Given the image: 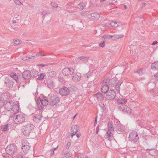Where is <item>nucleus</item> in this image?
I'll use <instances>...</instances> for the list:
<instances>
[{"label": "nucleus", "mask_w": 158, "mask_h": 158, "mask_svg": "<svg viewBox=\"0 0 158 158\" xmlns=\"http://www.w3.org/2000/svg\"><path fill=\"white\" fill-rule=\"evenodd\" d=\"M38 99L36 101L37 106L38 109L42 110H43L44 107L48 104V101L46 99L43 98L42 99Z\"/></svg>", "instance_id": "obj_1"}, {"label": "nucleus", "mask_w": 158, "mask_h": 158, "mask_svg": "<svg viewBox=\"0 0 158 158\" xmlns=\"http://www.w3.org/2000/svg\"><path fill=\"white\" fill-rule=\"evenodd\" d=\"M34 127V125L31 124H28L24 126L22 130L23 134L26 136L28 135L31 132Z\"/></svg>", "instance_id": "obj_2"}, {"label": "nucleus", "mask_w": 158, "mask_h": 158, "mask_svg": "<svg viewBox=\"0 0 158 158\" xmlns=\"http://www.w3.org/2000/svg\"><path fill=\"white\" fill-rule=\"evenodd\" d=\"M25 119V116L24 114H20L16 115L13 118L14 122L17 124H19L24 122Z\"/></svg>", "instance_id": "obj_3"}, {"label": "nucleus", "mask_w": 158, "mask_h": 158, "mask_svg": "<svg viewBox=\"0 0 158 158\" xmlns=\"http://www.w3.org/2000/svg\"><path fill=\"white\" fill-rule=\"evenodd\" d=\"M5 149L6 153L10 155H14L17 151L16 146L13 144L8 145Z\"/></svg>", "instance_id": "obj_4"}, {"label": "nucleus", "mask_w": 158, "mask_h": 158, "mask_svg": "<svg viewBox=\"0 0 158 158\" xmlns=\"http://www.w3.org/2000/svg\"><path fill=\"white\" fill-rule=\"evenodd\" d=\"M60 99L56 95H50L48 103H49L51 106H54L57 104L59 101Z\"/></svg>", "instance_id": "obj_5"}, {"label": "nucleus", "mask_w": 158, "mask_h": 158, "mask_svg": "<svg viewBox=\"0 0 158 158\" xmlns=\"http://www.w3.org/2000/svg\"><path fill=\"white\" fill-rule=\"evenodd\" d=\"M22 149L23 152L26 153L30 150L31 145L27 140H23L22 141Z\"/></svg>", "instance_id": "obj_6"}, {"label": "nucleus", "mask_w": 158, "mask_h": 158, "mask_svg": "<svg viewBox=\"0 0 158 158\" xmlns=\"http://www.w3.org/2000/svg\"><path fill=\"white\" fill-rule=\"evenodd\" d=\"M89 60V59L88 57L84 56H81L78 57L77 59V62L80 64L88 63L90 64L88 62Z\"/></svg>", "instance_id": "obj_7"}, {"label": "nucleus", "mask_w": 158, "mask_h": 158, "mask_svg": "<svg viewBox=\"0 0 158 158\" xmlns=\"http://www.w3.org/2000/svg\"><path fill=\"white\" fill-rule=\"evenodd\" d=\"M139 139V137L136 132H133L129 135V140L133 142H137Z\"/></svg>", "instance_id": "obj_8"}, {"label": "nucleus", "mask_w": 158, "mask_h": 158, "mask_svg": "<svg viewBox=\"0 0 158 158\" xmlns=\"http://www.w3.org/2000/svg\"><path fill=\"white\" fill-rule=\"evenodd\" d=\"M59 93L62 96H66L69 94L70 90L67 87L62 86L60 89Z\"/></svg>", "instance_id": "obj_9"}, {"label": "nucleus", "mask_w": 158, "mask_h": 158, "mask_svg": "<svg viewBox=\"0 0 158 158\" xmlns=\"http://www.w3.org/2000/svg\"><path fill=\"white\" fill-rule=\"evenodd\" d=\"M106 94V98L108 100L113 99L115 98L116 96L115 92L113 89H111L110 91H108Z\"/></svg>", "instance_id": "obj_10"}, {"label": "nucleus", "mask_w": 158, "mask_h": 158, "mask_svg": "<svg viewBox=\"0 0 158 158\" xmlns=\"http://www.w3.org/2000/svg\"><path fill=\"white\" fill-rule=\"evenodd\" d=\"M74 72V70L72 68H65L62 71L64 75L69 76L73 74Z\"/></svg>", "instance_id": "obj_11"}, {"label": "nucleus", "mask_w": 158, "mask_h": 158, "mask_svg": "<svg viewBox=\"0 0 158 158\" xmlns=\"http://www.w3.org/2000/svg\"><path fill=\"white\" fill-rule=\"evenodd\" d=\"M6 86L9 88H11L13 87L14 82L11 79V77H7L5 80Z\"/></svg>", "instance_id": "obj_12"}, {"label": "nucleus", "mask_w": 158, "mask_h": 158, "mask_svg": "<svg viewBox=\"0 0 158 158\" xmlns=\"http://www.w3.org/2000/svg\"><path fill=\"white\" fill-rule=\"evenodd\" d=\"M14 103L11 101L6 103L4 105L5 109L8 111H10L12 109Z\"/></svg>", "instance_id": "obj_13"}, {"label": "nucleus", "mask_w": 158, "mask_h": 158, "mask_svg": "<svg viewBox=\"0 0 158 158\" xmlns=\"http://www.w3.org/2000/svg\"><path fill=\"white\" fill-rule=\"evenodd\" d=\"M100 17L99 15L96 12H94L90 14V17L89 19L93 21L97 20Z\"/></svg>", "instance_id": "obj_14"}, {"label": "nucleus", "mask_w": 158, "mask_h": 158, "mask_svg": "<svg viewBox=\"0 0 158 158\" xmlns=\"http://www.w3.org/2000/svg\"><path fill=\"white\" fill-rule=\"evenodd\" d=\"M72 78L73 81L77 82L80 81L81 80V77L80 73H75L73 74Z\"/></svg>", "instance_id": "obj_15"}, {"label": "nucleus", "mask_w": 158, "mask_h": 158, "mask_svg": "<svg viewBox=\"0 0 158 158\" xmlns=\"http://www.w3.org/2000/svg\"><path fill=\"white\" fill-rule=\"evenodd\" d=\"M119 109L120 111L124 112L130 114L131 112V109L127 106H124L123 105L119 106Z\"/></svg>", "instance_id": "obj_16"}, {"label": "nucleus", "mask_w": 158, "mask_h": 158, "mask_svg": "<svg viewBox=\"0 0 158 158\" xmlns=\"http://www.w3.org/2000/svg\"><path fill=\"white\" fill-rule=\"evenodd\" d=\"M42 118V116L40 114H36L33 117V120L35 122L39 123L41 121Z\"/></svg>", "instance_id": "obj_17"}, {"label": "nucleus", "mask_w": 158, "mask_h": 158, "mask_svg": "<svg viewBox=\"0 0 158 158\" xmlns=\"http://www.w3.org/2000/svg\"><path fill=\"white\" fill-rule=\"evenodd\" d=\"M31 76V73L29 70L25 71L23 73V77L25 79H30Z\"/></svg>", "instance_id": "obj_18"}, {"label": "nucleus", "mask_w": 158, "mask_h": 158, "mask_svg": "<svg viewBox=\"0 0 158 158\" xmlns=\"http://www.w3.org/2000/svg\"><path fill=\"white\" fill-rule=\"evenodd\" d=\"M114 131H113V130H108L106 132L107 137L110 140H111L114 138Z\"/></svg>", "instance_id": "obj_19"}, {"label": "nucleus", "mask_w": 158, "mask_h": 158, "mask_svg": "<svg viewBox=\"0 0 158 158\" xmlns=\"http://www.w3.org/2000/svg\"><path fill=\"white\" fill-rule=\"evenodd\" d=\"M71 130L73 132L71 136L72 137H73V136L75 135L78 131L77 126L76 125H73L72 127Z\"/></svg>", "instance_id": "obj_20"}, {"label": "nucleus", "mask_w": 158, "mask_h": 158, "mask_svg": "<svg viewBox=\"0 0 158 158\" xmlns=\"http://www.w3.org/2000/svg\"><path fill=\"white\" fill-rule=\"evenodd\" d=\"M123 81L122 80H120L118 81L116 84L115 85V89L117 91L118 93H119L120 90V86L121 84L122 83Z\"/></svg>", "instance_id": "obj_21"}, {"label": "nucleus", "mask_w": 158, "mask_h": 158, "mask_svg": "<svg viewBox=\"0 0 158 158\" xmlns=\"http://www.w3.org/2000/svg\"><path fill=\"white\" fill-rule=\"evenodd\" d=\"M116 78H114L110 79L109 81V84L111 87H114L116 84Z\"/></svg>", "instance_id": "obj_22"}, {"label": "nucleus", "mask_w": 158, "mask_h": 158, "mask_svg": "<svg viewBox=\"0 0 158 158\" xmlns=\"http://www.w3.org/2000/svg\"><path fill=\"white\" fill-rule=\"evenodd\" d=\"M109 87L107 84L103 85L101 88L102 92L105 94L107 93L109 91Z\"/></svg>", "instance_id": "obj_23"}, {"label": "nucleus", "mask_w": 158, "mask_h": 158, "mask_svg": "<svg viewBox=\"0 0 158 158\" xmlns=\"http://www.w3.org/2000/svg\"><path fill=\"white\" fill-rule=\"evenodd\" d=\"M12 110L13 113L14 114H16L19 111V107L17 104H14Z\"/></svg>", "instance_id": "obj_24"}, {"label": "nucleus", "mask_w": 158, "mask_h": 158, "mask_svg": "<svg viewBox=\"0 0 158 158\" xmlns=\"http://www.w3.org/2000/svg\"><path fill=\"white\" fill-rule=\"evenodd\" d=\"M111 38H113L114 39H120L124 36V35L121 34L120 35H110Z\"/></svg>", "instance_id": "obj_25"}, {"label": "nucleus", "mask_w": 158, "mask_h": 158, "mask_svg": "<svg viewBox=\"0 0 158 158\" xmlns=\"http://www.w3.org/2000/svg\"><path fill=\"white\" fill-rule=\"evenodd\" d=\"M8 77H11L12 79H14L16 82L17 81L18 79V76L17 75L16 73H11L10 76Z\"/></svg>", "instance_id": "obj_26"}, {"label": "nucleus", "mask_w": 158, "mask_h": 158, "mask_svg": "<svg viewBox=\"0 0 158 158\" xmlns=\"http://www.w3.org/2000/svg\"><path fill=\"white\" fill-rule=\"evenodd\" d=\"M95 97L98 100H101L103 98V96L102 94L100 93H97L95 95Z\"/></svg>", "instance_id": "obj_27"}, {"label": "nucleus", "mask_w": 158, "mask_h": 158, "mask_svg": "<svg viewBox=\"0 0 158 158\" xmlns=\"http://www.w3.org/2000/svg\"><path fill=\"white\" fill-rule=\"evenodd\" d=\"M47 85L48 88L52 89L54 87V84L52 81L50 80L48 81Z\"/></svg>", "instance_id": "obj_28"}, {"label": "nucleus", "mask_w": 158, "mask_h": 158, "mask_svg": "<svg viewBox=\"0 0 158 158\" xmlns=\"http://www.w3.org/2000/svg\"><path fill=\"white\" fill-rule=\"evenodd\" d=\"M109 24L112 26L114 27H120L122 26L121 24H118L117 22L113 21H111V22L109 23Z\"/></svg>", "instance_id": "obj_29"}, {"label": "nucleus", "mask_w": 158, "mask_h": 158, "mask_svg": "<svg viewBox=\"0 0 158 158\" xmlns=\"http://www.w3.org/2000/svg\"><path fill=\"white\" fill-rule=\"evenodd\" d=\"M152 69L153 70H158V61L154 62L151 65Z\"/></svg>", "instance_id": "obj_30"}, {"label": "nucleus", "mask_w": 158, "mask_h": 158, "mask_svg": "<svg viewBox=\"0 0 158 158\" xmlns=\"http://www.w3.org/2000/svg\"><path fill=\"white\" fill-rule=\"evenodd\" d=\"M127 100L125 99L120 98L118 100V103L119 104H124L126 103Z\"/></svg>", "instance_id": "obj_31"}, {"label": "nucleus", "mask_w": 158, "mask_h": 158, "mask_svg": "<svg viewBox=\"0 0 158 158\" xmlns=\"http://www.w3.org/2000/svg\"><path fill=\"white\" fill-rule=\"evenodd\" d=\"M89 12L88 11H82L81 14V15L82 16H87L89 18L90 17Z\"/></svg>", "instance_id": "obj_32"}, {"label": "nucleus", "mask_w": 158, "mask_h": 158, "mask_svg": "<svg viewBox=\"0 0 158 158\" xmlns=\"http://www.w3.org/2000/svg\"><path fill=\"white\" fill-rule=\"evenodd\" d=\"M108 130H113L114 131V128L112 123L111 122L109 123L108 124Z\"/></svg>", "instance_id": "obj_33"}, {"label": "nucleus", "mask_w": 158, "mask_h": 158, "mask_svg": "<svg viewBox=\"0 0 158 158\" xmlns=\"http://www.w3.org/2000/svg\"><path fill=\"white\" fill-rule=\"evenodd\" d=\"M2 130L3 131H6L8 129V125L7 124L3 125L1 127Z\"/></svg>", "instance_id": "obj_34"}, {"label": "nucleus", "mask_w": 158, "mask_h": 158, "mask_svg": "<svg viewBox=\"0 0 158 158\" xmlns=\"http://www.w3.org/2000/svg\"><path fill=\"white\" fill-rule=\"evenodd\" d=\"M77 7L81 10H83L84 8L83 6V3L82 2H80L77 5Z\"/></svg>", "instance_id": "obj_35"}, {"label": "nucleus", "mask_w": 158, "mask_h": 158, "mask_svg": "<svg viewBox=\"0 0 158 158\" xmlns=\"http://www.w3.org/2000/svg\"><path fill=\"white\" fill-rule=\"evenodd\" d=\"M37 79L38 80H41L43 79L44 77V73H40V75H38Z\"/></svg>", "instance_id": "obj_36"}, {"label": "nucleus", "mask_w": 158, "mask_h": 158, "mask_svg": "<svg viewBox=\"0 0 158 158\" xmlns=\"http://www.w3.org/2000/svg\"><path fill=\"white\" fill-rule=\"evenodd\" d=\"M37 71L35 70H33L32 71L31 74V77H35L37 76Z\"/></svg>", "instance_id": "obj_37"}, {"label": "nucleus", "mask_w": 158, "mask_h": 158, "mask_svg": "<svg viewBox=\"0 0 158 158\" xmlns=\"http://www.w3.org/2000/svg\"><path fill=\"white\" fill-rule=\"evenodd\" d=\"M92 74V73L91 72L89 71L87 73L84 74V76L85 78L87 77V78H89V77Z\"/></svg>", "instance_id": "obj_38"}, {"label": "nucleus", "mask_w": 158, "mask_h": 158, "mask_svg": "<svg viewBox=\"0 0 158 158\" xmlns=\"http://www.w3.org/2000/svg\"><path fill=\"white\" fill-rule=\"evenodd\" d=\"M35 56H32L30 57H26L23 58L22 59V60H27L30 59H35Z\"/></svg>", "instance_id": "obj_39"}, {"label": "nucleus", "mask_w": 158, "mask_h": 158, "mask_svg": "<svg viewBox=\"0 0 158 158\" xmlns=\"http://www.w3.org/2000/svg\"><path fill=\"white\" fill-rule=\"evenodd\" d=\"M156 150L155 149H151L149 151V153L150 155L154 156L155 155Z\"/></svg>", "instance_id": "obj_40"}, {"label": "nucleus", "mask_w": 158, "mask_h": 158, "mask_svg": "<svg viewBox=\"0 0 158 158\" xmlns=\"http://www.w3.org/2000/svg\"><path fill=\"white\" fill-rule=\"evenodd\" d=\"M21 41L19 40H16L14 41V44L15 45H18L21 44Z\"/></svg>", "instance_id": "obj_41"}, {"label": "nucleus", "mask_w": 158, "mask_h": 158, "mask_svg": "<svg viewBox=\"0 0 158 158\" xmlns=\"http://www.w3.org/2000/svg\"><path fill=\"white\" fill-rule=\"evenodd\" d=\"M109 38L108 35H104L102 37V40L103 41L105 42L106 40Z\"/></svg>", "instance_id": "obj_42"}, {"label": "nucleus", "mask_w": 158, "mask_h": 158, "mask_svg": "<svg viewBox=\"0 0 158 158\" xmlns=\"http://www.w3.org/2000/svg\"><path fill=\"white\" fill-rule=\"evenodd\" d=\"M17 156L18 158H23V154L21 152L19 153Z\"/></svg>", "instance_id": "obj_43"}, {"label": "nucleus", "mask_w": 158, "mask_h": 158, "mask_svg": "<svg viewBox=\"0 0 158 158\" xmlns=\"http://www.w3.org/2000/svg\"><path fill=\"white\" fill-rule=\"evenodd\" d=\"M15 3L18 5H20L22 4V3H21L19 0H15Z\"/></svg>", "instance_id": "obj_44"}, {"label": "nucleus", "mask_w": 158, "mask_h": 158, "mask_svg": "<svg viewBox=\"0 0 158 158\" xmlns=\"http://www.w3.org/2000/svg\"><path fill=\"white\" fill-rule=\"evenodd\" d=\"M71 143L70 142H69L67 143L66 145L65 146V148L67 149H68L71 146Z\"/></svg>", "instance_id": "obj_45"}, {"label": "nucleus", "mask_w": 158, "mask_h": 158, "mask_svg": "<svg viewBox=\"0 0 158 158\" xmlns=\"http://www.w3.org/2000/svg\"><path fill=\"white\" fill-rule=\"evenodd\" d=\"M51 5L52 7H58V4L55 2H52Z\"/></svg>", "instance_id": "obj_46"}, {"label": "nucleus", "mask_w": 158, "mask_h": 158, "mask_svg": "<svg viewBox=\"0 0 158 158\" xmlns=\"http://www.w3.org/2000/svg\"><path fill=\"white\" fill-rule=\"evenodd\" d=\"M142 71L143 70L140 69L135 72L137 73L139 75H141L142 74Z\"/></svg>", "instance_id": "obj_47"}, {"label": "nucleus", "mask_w": 158, "mask_h": 158, "mask_svg": "<svg viewBox=\"0 0 158 158\" xmlns=\"http://www.w3.org/2000/svg\"><path fill=\"white\" fill-rule=\"evenodd\" d=\"M99 46L103 48L105 46V42L103 41L102 42L100 43L99 44Z\"/></svg>", "instance_id": "obj_48"}, {"label": "nucleus", "mask_w": 158, "mask_h": 158, "mask_svg": "<svg viewBox=\"0 0 158 158\" xmlns=\"http://www.w3.org/2000/svg\"><path fill=\"white\" fill-rule=\"evenodd\" d=\"M72 154L71 153H67L65 154V157H68L71 156Z\"/></svg>", "instance_id": "obj_49"}, {"label": "nucleus", "mask_w": 158, "mask_h": 158, "mask_svg": "<svg viewBox=\"0 0 158 158\" xmlns=\"http://www.w3.org/2000/svg\"><path fill=\"white\" fill-rule=\"evenodd\" d=\"M47 14V11H43L41 12V14L43 16H45Z\"/></svg>", "instance_id": "obj_50"}, {"label": "nucleus", "mask_w": 158, "mask_h": 158, "mask_svg": "<svg viewBox=\"0 0 158 158\" xmlns=\"http://www.w3.org/2000/svg\"><path fill=\"white\" fill-rule=\"evenodd\" d=\"M33 94L35 97H37V96L38 95V93L37 92V90H36V92L35 94L33 93Z\"/></svg>", "instance_id": "obj_51"}, {"label": "nucleus", "mask_w": 158, "mask_h": 158, "mask_svg": "<svg viewBox=\"0 0 158 158\" xmlns=\"http://www.w3.org/2000/svg\"><path fill=\"white\" fill-rule=\"evenodd\" d=\"M96 134H98V132L99 130V125H98L96 128Z\"/></svg>", "instance_id": "obj_52"}, {"label": "nucleus", "mask_w": 158, "mask_h": 158, "mask_svg": "<svg viewBox=\"0 0 158 158\" xmlns=\"http://www.w3.org/2000/svg\"><path fill=\"white\" fill-rule=\"evenodd\" d=\"M154 77L156 79L158 80V73L154 75Z\"/></svg>", "instance_id": "obj_53"}, {"label": "nucleus", "mask_w": 158, "mask_h": 158, "mask_svg": "<svg viewBox=\"0 0 158 158\" xmlns=\"http://www.w3.org/2000/svg\"><path fill=\"white\" fill-rule=\"evenodd\" d=\"M50 151L51 152V155L52 156L54 154V151L53 150H52V149H51L50 150Z\"/></svg>", "instance_id": "obj_54"}, {"label": "nucleus", "mask_w": 158, "mask_h": 158, "mask_svg": "<svg viewBox=\"0 0 158 158\" xmlns=\"http://www.w3.org/2000/svg\"><path fill=\"white\" fill-rule=\"evenodd\" d=\"M146 5V4L145 3H142L140 5V6L141 7H143L144 6H145Z\"/></svg>", "instance_id": "obj_55"}, {"label": "nucleus", "mask_w": 158, "mask_h": 158, "mask_svg": "<svg viewBox=\"0 0 158 158\" xmlns=\"http://www.w3.org/2000/svg\"><path fill=\"white\" fill-rule=\"evenodd\" d=\"M74 158H84V157H82L81 154L80 155H79L77 157H75Z\"/></svg>", "instance_id": "obj_56"}, {"label": "nucleus", "mask_w": 158, "mask_h": 158, "mask_svg": "<svg viewBox=\"0 0 158 158\" xmlns=\"http://www.w3.org/2000/svg\"><path fill=\"white\" fill-rule=\"evenodd\" d=\"M109 23H106L105 24H103V25L104 26H105V27H108L109 26V25H110L109 24Z\"/></svg>", "instance_id": "obj_57"}, {"label": "nucleus", "mask_w": 158, "mask_h": 158, "mask_svg": "<svg viewBox=\"0 0 158 158\" xmlns=\"http://www.w3.org/2000/svg\"><path fill=\"white\" fill-rule=\"evenodd\" d=\"M39 66H41L42 67H45L47 65H45V64H39Z\"/></svg>", "instance_id": "obj_58"}, {"label": "nucleus", "mask_w": 158, "mask_h": 158, "mask_svg": "<svg viewBox=\"0 0 158 158\" xmlns=\"http://www.w3.org/2000/svg\"><path fill=\"white\" fill-rule=\"evenodd\" d=\"M76 136L78 138H79L81 136V135L80 133L77 134L76 135Z\"/></svg>", "instance_id": "obj_59"}, {"label": "nucleus", "mask_w": 158, "mask_h": 158, "mask_svg": "<svg viewBox=\"0 0 158 158\" xmlns=\"http://www.w3.org/2000/svg\"><path fill=\"white\" fill-rule=\"evenodd\" d=\"M97 118L96 117V118H95V122L94 123V126H95L96 125V124H97Z\"/></svg>", "instance_id": "obj_60"}, {"label": "nucleus", "mask_w": 158, "mask_h": 158, "mask_svg": "<svg viewBox=\"0 0 158 158\" xmlns=\"http://www.w3.org/2000/svg\"><path fill=\"white\" fill-rule=\"evenodd\" d=\"M157 41H154L152 44V45H155V44H157Z\"/></svg>", "instance_id": "obj_61"}, {"label": "nucleus", "mask_w": 158, "mask_h": 158, "mask_svg": "<svg viewBox=\"0 0 158 158\" xmlns=\"http://www.w3.org/2000/svg\"><path fill=\"white\" fill-rule=\"evenodd\" d=\"M40 55V56H45V55H44V54H36V56H37L38 55Z\"/></svg>", "instance_id": "obj_62"}, {"label": "nucleus", "mask_w": 158, "mask_h": 158, "mask_svg": "<svg viewBox=\"0 0 158 158\" xmlns=\"http://www.w3.org/2000/svg\"><path fill=\"white\" fill-rule=\"evenodd\" d=\"M12 22L13 23H15L16 22V21L15 20H13L12 21Z\"/></svg>", "instance_id": "obj_63"}, {"label": "nucleus", "mask_w": 158, "mask_h": 158, "mask_svg": "<svg viewBox=\"0 0 158 158\" xmlns=\"http://www.w3.org/2000/svg\"><path fill=\"white\" fill-rule=\"evenodd\" d=\"M58 146L56 148L52 149V150H53V151H54L55 150H56V149H57L58 148Z\"/></svg>", "instance_id": "obj_64"}]
</instances>
